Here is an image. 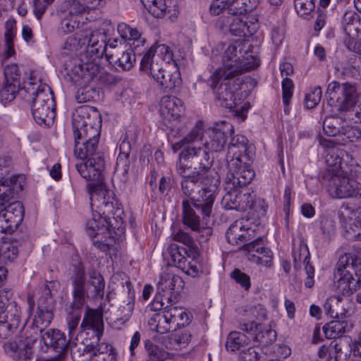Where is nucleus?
Masks as SVG:
<instances>
[{
	"instance_id": "obj_48",
	"label": "nucleus",
	"mask_w": 361,
	"mask_h": 361,
	"mask_svg": "<svg viewBox=\"0 0 361 361\" xmlns=\"http://www.w3.org/2000/svg\"><path fill=\"white\" fill-rule=\"evenodd\" d=\"M172 235L174 240L180 242L186 245L191 250H194L195 257L197 255V246L193 237H192L188 233L179 229L177 231H173Z\"/></svg>"
},
{
	"instance_id": "obj_20",
	"label": "nucleus",
	"mask_w": 361,
	"mask_h": 361,
	"mask_svg": "<svg viewBox=\"0 0 361 361\" xmlns=\"http://www.w3.org/2000/svg\"><path fill=\"white\" fill-rule=\"evenodd\" d=\"M82 44L87 45V52L94 56L95 59L102 58L106 51L107 33L104 29L83 30Z\"/></svg>"
},
{
	"instance_id": "obj_11",
	"label": "nucleus",
	"mask_w": 361,
	"mask_h": 361,
	"mask_svg": "<svg viewBox=\"0 0 361 361\" xmlns=\"http://www.w3.org/2000/svg\"><path fill=\"white\" fill-rule=\"evenodd\" d=\"M357 173V169H354L353 175L324 171L320 175V180L334 198H361V184L355 179Z\"/></svg>"
},
{
	"instance_id": "obj_3",
	"label": "nucleus",
	"mask_w": 361,
	"mask_h": 361,
	"mask_svg": "<svg viewBox=\"0 0 361 361\" xmlns=\"http://www.w3.org/2000/svg\"><path fill=\"white\" fill-rule=\"evenodd\" d=\"M102 181L89 185L92 209L96 206L98 214L87 222V232L90 236L99 235L96 231H116L122 232L124 228L123 209L111 191L107 190Z\"/></svg>"
},
{
	"instance_id": "obj_10",
	"label": "nucleus",
	"mask_w": 361,
	"mask_h": 361,
	"mask_svg": "<svg viewBox=\"0 0 361 361\" xmlns=\"http://www.w3.org/2000/svg\"><path fill=\"white\" fill-rule=\"evenodd\" d=\"M73 301L69 305L67 317V327L70 338L75 335L80 321L81 312L89 297L86 287V274L83 264L78 263L74 266L71 277Z\"/></svg>"
},
{
	"instance_id": "obj_52",
	"label": "nucleus",
	"mask_w": 361,
	"mask_h": 361,
	"mask_svg": "<svg viewBox=\"0 0 361 361\" xmlns=\"http://www.w3.org/2000/svg\"><path fill=\"white\" fill-rule=\"evenodd\" d=\"M293 88L294 85L292 80L287 77L284 78L282 81V97L285 106L284 112L286 114L289 113L288 106L293 96Z\"/></svg>"
},
{
	"instance_id": "obj_35",
	"label": "nucleus",
	"mask_w": 361,
	"mask_h": 361,
	"mask_svg": "<svg viewBox=\"0 0 361 361\" xmlns=\"http://www.w3.org/2000/svg\"><path fill=\"white\" fill-rule=\"evenodd\" d=\"M164 311L171 323H176L177 326H184L188 324V314L182 307L174 306L170 303L166 305Z\"/></svg>"
},
{
	"instance_id": "obj_34",
	"label": "nucleus",
	"mask_w": 361,
	"mask_h": 361,
	"mask_svg": "<svg viewBox=\"0 0 361 361\" xmlns=\"http://www.w3.org/2000/svg\"><path fill=\"white\" fill-rule=\"evenodd\" d=\"M170 324L171 322L164 311L154 314L148 322L150 329L161 334L170 330Z\"/></svg>"
},
{
	"instance_id": "obj_55",
	"label": "nucleus",
	"mask_w": 361,
	"mask_h": 361,
	"mask_svg": "<svg viewBox=\"0 0 361 361\" xmlns=\"http://www.w3.org/2000/svg\"><path fill=\"white\" fill-rule=\"evenodd\" d=\"M334 342L331 343L330 348H329V355H331V360L335 361H347L350 350L346 349L343 351V348L340 344L335 343L333 345Z\"/></svg>"
},
{
	"instance_id": "obj_12",
	"label": "nucleus",
	"mask_w": 361,
	"mask_h": 361,
	"mask_svg": "<svg viewBox=\"0 0 361 361\" xmlns=\"http://www.w3.org/2000/svg\"><path fill=\"white\" fill-rule=\"evenodd\" d=\"M13 295L11 289H0V338H2L14 333L20 323V308L13 300Z\"/></svg>"
},
{
	"instance_id": "obj_19",
	"label": "nucleus",
	"mask_w": 361,
	"mask_h": 361,
	"mask_svg": "<svg viewBox=\"0 0 361 361\" xmlns=\"http://www.w3.org/2000/svg\"><path fill=\"white\" fill-rule=\"evenodd\" d=\"M43 333L32 324L23 329L17 340L6 343L4 345L5 350L7 353H15L19 357H26L28 350L35 343L38 337L42 338Z\"/></svg>"
},
{
	"instance_id": "obj_33",
	"label": "nucleus",
	"mask_w": 361,
	"mask_h": 361,
	"mask_svg": "<svg viewBox=\"0 0 361 361\" xmlns=\"http://www.w3.org/2000/svg\"><path fill=\"white\" fill-rule=\"evenodd\" d=\"M202 124L201 122H197L180 141L173 146V149L174 152H176L178 149H183L186 146L192 145L194 142L202 140Z\"/></svg>"
},
{
	"instance_id": "obj_60",
	"label": "nucleus",
	"mask_w": 361,
	"mask_h": 361,
	"mask_svg": "<svg viewBox=\"0 0 361 361\" xmlns=\"http://www.w3.org/2000/svg\"><path fill=\"white\" fill-rule=\"evenodd\" d=\"M150 49H155L153 50V52L161 57V63L164 65L169 63L173 59V53L170 47L166 44L152 45Z\"/></svg>"
},
{
	"instance_id": "obj_5",
	"label": "nucleus",
	"mask_w": 361,
	"mask_h": 361,
	"mask_svg": "<svg viewBox=\"0 0 361 361\" xmlns=\"http://www.w3.org/2000/svg\"><path fill=\"white\" fill-rule=\"evenodd\" d=\"M255 152L248 140L242 135L230 137L226 154L228 182L233 185H247L255 177L251 166Z\"/></svg>"
},
{
	"instance_id": "obj_2",
	"label": "nucleus",
	"mask_w": 361,
	"mask_h": 361,
	"mask_svg": "<svg viewBox=\"0 0 361 361\" xmlns=\"http://www.w3.org/2000/svg\"><path fill=\"white\" fill-rule=\"evenodd\" d=\"M239 45V43H234L227 47L222 57V66L210 76V87L216 99L221 106L229 109L235 108L240 100L236 92L240 89L242 81L238 78L231 80L244 71V66L240 61L241 56L238 54Z\"/></svg>"
},
{
	"instance_id": "obj_15",
	"label": "nucleus",
	"mask_w": 361,
	"mask_h": 361,
	"mask_svg": "<svg viewBox=\"0 0 361 361\" xmlns=\"http://www.w3.org/2000/svg\"><path fill=\"white\" fill-rule=\"evenodd\" d=\"M343 99L338 101L336 109L344 112V118L349 121L361 123V93L357 94L355 87L345 82L342 89Z\"/></svg>"
},
{
	"instance_id": "obj_54",
	"label": "nucleus",
	"mask_w": 361,
	"mask_h": 361,
	"mask_svg": "<svg viewBox=\"0 0 361 361\" xmlns=\"http://www.w3.org/2000/svg\"><path fill=\"white\" fill-rule=\"evenodd\" d=\"M126 286L128 293V298L126 302H123L124 305L121 306L120 310L125 317H129L132 314L134 309L135 293L134 290H132V285L130 281H127L126 282Z\"/></svg>"
},
{
	"instance_id": "obj_46",
	"label": "nucleus",
	"mask_w": 361,
	"mask_h": 361,
	"mask_svg": "<svg viewBox=\"0 0 361 361\" xmlns=\"http://www.w3.org/2000/svg\"><path fill=\"white\" fill-rule=\"evenodd\" d=\"M234 43L240 44L239 47L238 48V54L241 56L240 58V61L244 66V70L254 68L259 65V60L253 57L251 54H249L250 47H251V48H253V46L249 45L246 51H244L245 54L247 55V56L245 57L242 54V51L243 50V47H245V45L243 44L242 42L240 41H235L230 45H232Z\"/></svg>"
},
{
	"instance_id": "obj_53",
	"label": "nucleus",
	"mask_w": 361,
	"mask_h": 361,
	"mask_svg": "<svg viewBox=\"0 0 361 361\" xmlns=\"http://www.w3.org/2000/svg\"><path fill=\"white\" fill-rule=\"evenodd\" d=\"M303 257V264L305 265V271L307 276H314V269L312 265H310V252L306 245L300 246L299 249L298 257L296 255V252H294V264H296L298 260L300 261Z\"/></svg>"
},
{
	"instance_id": "obj_24",
	"label": "nucleus",
	"mask_w": 361,
	"mask_h": 361,
	"mask_svg": "<svg viewBox=\"0 0 361 361\" xmlns=\"http://www.w3.org/2000/svg\"><path fill=\"white\" fill-rule=\"evenodd\" d=\"M159 106L161 116L169 121L179 118L184 111L183 101L173 96L163 97Z\"/></svg>"
},
{
	"instance_id": "obj_39",
	"label": "nucleus",
	"mask_w": 361,
	"mask_h": 361,
	"mask_svg": "<svg viewBox=\"0 0 361 361\" xmlns=\"http://www.w3.org/2000/svg\"><path fill=\"white\" fill-rule=\"evenodd\" d=\"M146 351L145 361H165L169 358V353L159 345L154 344L150 340L145 341Z\"/></svg>"
},
{
	"instance_id": "obj_56",
	"label": "nucleus",
	"mask_w": 361,
	"mask_h": 361,
	"mask_svg": "<svg viewBox=\"0 0 361 361\" xmlns=\"http://www.w3.org/2000/svg\"><path fill=\"white\" fill-rule=\"evenodd\" d=\"M359 21L358 16L352 11L346 12L342 20L343 29L344 32L357 31V27H355Z\"/></svg>"
},
{
	"instance_id": "obj_50",
	"label": "nucleus",
	"mask_w": 361,
	"mask_h": 361,
	"mask_svg": "<svg viewBox=\"0 0 361 361\" xmlns=\"http://www.w3.org/2000/svg\"><path fill=\"white\" fill-rule=\"evenodd\" d=\"M20 92L21 94L24 92L20 90V84L6 81L4 87L0 90V99L1 101L11 102L16 97L18 92Z\"/></svg>"
},
{
	"instance_id": "obj_61",
	"label": "nucleus",
	"mask_w": 361,
	"mask_h": 361,
	"mask_svg": "<svg viewBox=\"0 0 361 361\" xmlns=\"http://www.w3.org/2000/svg\"><path fill=\"white\" fill-rule=\"evenodd\" d=\"M261 359V354L256 346H247L239 354L240 361H259Z\"/></svg>"
},
{
	"instance_id": "obj_59",
	"label": "nucleus",
	"mask_w": 361,
	"mask_h": 361,
	"mask_svg": "<svg viewBox=\"0 0 361 361\" xmlns=\"http://www.w3.org/2000/svg\"><path fill=\"white\" fill-rule=\"evenodd\" d=\"M322 88L320 87H316L313 88L309 93L305 96V106L307 109L314 108L320 102L322 98Z\"/></svg>"
},
{
	"instance_id": "obj_18",
	"label": "nucleus",
	"mask_w": 361,
	"mask_h": 361,
	"mask_svg": "<svg viewBox=\"0 0 361 361\" xmlns=\"http://www.w3.org/2000/svg\"><path fill=\"white\" fill-rule=\"evenodd\" d=\"M233 133L234 127L231 123L225 121L215 123L206 131L204 147L211 152H222Z\"/></svg>"
},
{
	"instance_id": "obj_58",
	"label": "nucleus",
	"mask_w": 361,
	"mask_h": 361,
	"mask_svg": "<svg viewBox=\"0 0 361 361\" xmlns=\"http://www.w3.org/2000/svg\"><path fill=\"white\" fill-rule=\"evenodd\" d=\"M172 302L171 295H168L166 293L157 290V294L155 295L152 302V309L154 311L161 310L164 311L166 305H169Z\"/></svg>"
},
{
	"instance_id": "obj_38",
	"label": "nucleus",
	"mask_w": 361,
	"mask_h": 361,
	"mask_svg": "<svg viewBox=\"0 0 361 361\" xmlns=\"http://www.w3.org/2000/svg\"><path fill=\"white\" fill-rule=\"evenodd\" d=\"M52 319V308L42 307V305H37V315L32 324L38 328L40 331L45 332V329L49 326Z\"/></svg>"
},
{
	"instance_id": "obj_32",
	"label": "nucleus",
	"mask_w": 361,
	"mask_h": 361,
	"mask_svg": "<svg viewBox=\"0 0 361 361\" xmlns=\"http://www.w3.org/2000/svg\"><path fill=\"white\" fill-rule=\"evenodd\" d=\"M190 337V333L188 330H180L164 338L163 343L168 349L178 350L186 346Z\"/></svg>"
},
{
	"instance_id": "obj_40",
	"label": "nucleus",
	"mask_w": 361,
	"mask_h": 361,
	"mask_svg": "<svg viewBox=\"0 0 361 361\" xmlns=\"http://www.w3.org/2000/svg\"><path fill=\"white\" fill-rule=\"evenodd\" d=\"M167 251L169 255V264L184 271L186 269L187 259L180 252L178 245L172 243L169 246Z\"/></svg>"
},
{
	"instance_id": "obj_29",
	"label": "nucleus",
	"mask_w": 361,
	"mask_h": 361,
	"mask_svg": "<svg viewBox=\"0 0 361 361\" xmlns=\"http://www.w3.org/2000/svg\"><path fill=\"white\" fill-rule=\"evenodd\" d=\"M153 79L166 91H172L176 87H179L182 82L180 73L178 69L171 72L164 67Z\"/></svg>"
},
{
	"instance_id": "obj_28",
	"label": "nucleus",
	"mask_w": 361,
	"mask_h": 361,
	"mask_svg": "<svg viewBox=\"0 0 361 361\" xmlns=\"http://www.w3.org/2000/svg\"><path fill=\"white\" fill-rule=\"evenodd\" d=\"M152 49H147L140 61V69L154 78L164 68L161 57L153 52Z\"/></svg>"
},
{
	"instance_id": "obj_41",
	"label": "nucleus",
	"mask_w": 361,
	"mask_h": 361,
	"mask_svg": "<svg viewBox=\"0 0 361 361\" xmlns=\"http://www.w3.org/2000/svg\"><path fill=\"white\" fill-rule=\"evenodd\" d=\"M345 83L341 85L336 81L330 82L327 87L325 97L327 100V104L336 109V104H338V101H341L343 99L342 89Z\"/></svg>"
},
{
	"instance_id": "obj_27",
	"label": "nucleus",
	"mask_w": 361,
	"mask_h": 361,
	"mask_svg": "<svg viewBox=\"0 0 361 361\" xmlns=\"http://www.w3.org/2000/svg\"><path fill=\"white\" fill-rule=\"evenodd\" d=\"M184 286V281L178 275L171 273H162L157 283L158 291L172 296V291L179 293Z\"/></svg>"
},
{
	"instance_id": "obj_9",
	"label": "nucleus",
	"mask_w": 361,
	"mask_h": 361,
	"mask_svg": "<svg viewBox=\"0 0 361 361\" xmlns=\"http://www.w3.org/2000/svg\"><path fill=\"white\" fill-rule=\"evenodd\" d=\"M361 286V259L353 254L341 255L334 274L333 288L343 295L350 296Z\"/></svg>"
},
{
	"instance_id": "obj_13",
	"label": "nucleus",
	"mask_w": 361,
	"mask_h": 361,
	"mask_svg": "<svg viewBox=\"0 0 361 361\" xmlns=\"http://www.w3.org/2000/svg\"><path fill=\"white\" fill-rule=\"evenodd\" d=\"M206 147L188 145L185 147L179 154V161L188 164V171L193 168L194 171L204 176L212 167L214 158L212 157Z\"/></svg>"
},
{
	"instance_id": "obj_31",
	"label": "nucleus",
	"mask_w": 361,
	"mask_h": 361,
	"mask_svg": "<svg viewBox=\"0 0 361 361\" xmlns=\"http://www.w3.org/2000/svg\"><path fill=\"white\" fill-rule=\"evenodd\" d=\"M340 319L333 320L324 326L323 331L327 338L333 339L341 337L352 329L353 326L351 323Z\"/></svg>"
},
{
	"instance_id": "obj_22",
	"label": "nucleus",
	"mask_w": 361,
	"mask_h": 361,
	"mask_svg": "<svg viewBox=\"0 0 361 361\" xmlns=\"http://www.w3.org/2000/svg\"><path fill=\"white\" fill-rule=\"evenodd\" d=\"M241 250H246L253 261L257 264L270 267L271 263L272 252L265 246L263 238L259 237L255 240L243 245Z\"/></svg>"
},
{
	"instance_id": "obj_1",
	"label": "nucleus",
	"mask_w": 361,
	"mask_h": 361,
	"mask_svg": "<svg viewBox=\"0 0 361 361\" xmlns=\"http://www.w3.org/2000/svg\"><path fill=\"white\" fill-rule=\"evenodd\" d=\"M74 155L82 161L75 167L80 175L87 181L102 180L105 161L98 151L100 132L97 128L88 126L85 118L77 115L73 118Z\"/></svg>"
},
{
	"instance_id": "obj_42",
	"label": "nucleus",
	"mask_w": 361,
	"mask_h": 361,
	"mask_svg": "<svg viewBox=\"0 0 361 361\" xmlns=\"http://www.w3.org/2000/svg\"><path fill=\"white\" fill-rule=\"evenodd\" d=\"M90 283L94 287V298L103 299L104 295L105 281L103 276L95 269L88 271Z\"/></svg>"
},
{
	"instance_id": "obj_64",
	"label": "nucleus",
	"mask_w": 361,
	"mask_h": 361,
	"mask_svg": "<svg viewBox=\"0 0 361 361\" xmlns=\"http://www.w3.org/2000/svg\"><path fill=\"white\" fill-rule=\"evenodd\" d=\"M346 137L350 142H354L361 137V130L356 126H351L347 124V121L343 125V128L341 134Z\"/></svg>"
},
{
	"instance_id": "obj_7",
	"label": "nucleus",
	"mask_w": 361,
	"mask_h": 361,
	"mask_svg": "<svg viewBox=\"0 0 361 361\" xmlns=\"http://www.w3.org/2000/svg\"><path fill=\"white\" fill-rule=\"evenodd\" d=\"M21 92L26 94L24 97L32 103L35 121L39 125H52L56 116V102L51 88L45 83H37L30 78Z\"/></svg>"
},
{
	"instance_id": "obj_4",
	"label": "nucleus",
	"mask_w": 361,
	"mask_h": 361,
	"mask_svg": "<svg viewBox=\"0 0 361 361\" xmlns=\"http://www.w3.org/2000/svg\"><path fill=\"white\" fill-rule=\"evenodd\" d=\"M82 331H86V337L71 348V355L75 361H116V354L112 347L100 339L104 331L102 315L88 309L80 326Z\"/></svg>"
},
{
	"instance_id": "obj_63",
	"label": "nucleus",
	"mask_w": 361,
	"mask_h": 361,
	"mask_svg": "<svg viewBox=\"0 0 361 361\" xmlns=\"http://www.w3.org/2000/svg\"><path fill=\"white\" fill-rule=\"evenodd\" d=\"M231 278L233 279L237 283H238L245 290L250 289L251 286L250 276L243 272L239 269H235L230 274Z\"/></svg>"
},
{
	"instance_id": "obj_14",
	"label": "nucleus",
	"mask_w": 361,
	"mask_h": 361,
	"mask_svg": "<svg viewBox=\"0 0 361 361\" xmlns=\"http://www.w3.org/2000/svg\"><path fill=\"white\" fill-rule=\"evenodd\" d=\"M226 189L229 190L223 196L221 202L224 209L245 212L252 208L255 197L253 192L238 190V187L244 185H233L231 183L228 182V176L226 179Z\"/></svg>"
},
{
	"instance_id": "obj_49",
	"label": "nucleus",
	"mask_w": 361,
	"mask_h": 361,
	"mask_svg": "<svg viewBox=\"0 0 361 361\" xmlns=\"http://www.w3.org/2000/svg\"><path fill=\"white\" fill-rule=\"evenodd\" d=\"M82 34H83V31H80L75 35L70 36L66 39L63 46V49L67 51L64 54H69L75 52L82 46H85L82 44L83 37Z\"/></svg>"
},
{
	"instance_id": "obj_30",
	"label": "nucleus",
	"mask_w": 361,
	"mask_h": 361,
	"mask_svg": "<svg viewBox=\"0 0 361 361\" xmlns=\"http://www.w3.org/2000/svg\"><path fill=\"white\" fill-rule=\"evenodd\" d=\"M2 213L11 226L10 231H15L23 221L24 207L20 202L16 201L6 207H3Z\"/></svg>"
},
{
	"instance_id": "obj_23",
	"label": "nucleus",
	"mask_w": 361,
	"mask_h": 361,
	"mask_svg": "<svg viewBox=\"0 0 361 361\" xmlns=\"http://www.w3.org/2000/svg\"><path fill=\"white\" fill-rule=\"evenodd\" d=\"M247 19L245 16H222L219 19L220 27L224 30L228 29L229 32L235 36L250 35L252 32L250 30Z\"/></svg>"
},
{
	"instance_id": "obj_17",
	"label": "nucleus",
	"mask_w": 361,
	"mask_h": 361,
	"mask_svg": "<svg viewBox=\"0 0 361 361\" xmlns=\"http://www.w3.org/2000/svg\"><path fill=\"white\" fill-rule=\"evenodd\" d=\"M324 153L326 165L332 168L327 171H332L334 173H343L353 175L354 169L358 168L351 156L344 149L336 146H328Z\"/></svg>"
},
{
	"instance_id": "obj_47",
	"label": "nucleus",
	"mask_w": 361,
	"mask_h": 361,
	"mask_svg": "<svg viewBox=\"0 0 361 361\" xmlns=\"http://www.w3.org/2000/svg\"><path fill=\"white\" fill-rule=\"evenodd\" d=\"M153 2L148 3L145 6L149 13L155 18H163L167 13L170 12L166 0H152Z\"/></svg>"
},
{
	"instance_id": "obj_26",
	"label": "nucleus",
	"mask_w": 361,
	"mask_h": 361,
	"mask_svg": "<svg viewBox=\"0 0 361 361\" xmlns=\"http://www.w3.org/2000/svg\"><path fill=\"white\" fill-rule=\"evenodd\" d=\"M331 111L334 114L326 116L323 121L324 133L330 137L341 135L343 125L348 120L344 118V112L342 111H337L336 109L333 108Z\"/></svg>"
},
{
	"instance_id": "obj_62",
	"label": "nucleus",
	"mask_w": 361,
	"mask_h": 361,
	"mask_svg": "<svg viewBox=\"0 0 361 361\" xmlns=\"http://www.w3.org/2000/svg\"><path fill=\"white\" fill-rule=\"evenodd\" d=\"M295 8L298 13L302 16L310 14L314 10V0H295Z\"/></svg>"
},
{
	"instance_id": "obj_43",
	"label": "nucleus",
	"mask_w": 361,
	"mask_h": 361,
	"mask_svg": "<svg viewBox=\"0 0 361 361\" xmlns=\"http://www.w3.org/2000/svg\"><path fill=\"white\" fill-rule=\"evenodd\" d=\"M87 4H81L78 0H67L63 3V11L73 18L78 19V16L84 13L87 12L89 9Z\"/></svg>"
},
{
	"instance_id": "obj_21",
	"label": "nucleus",
	"mask_w": 361,
	"mask_h": 361,
	"mask_svg": "<svg viewBox=\"0 0 361 361\" xmlns=\"http://www.w3.org/2000/svg\"><path fill=\"white\" fill-rule=\"evenodd\" d=\"M42 341L47 347L58 353L56 357L61 355V361H63L69 343L64 333L59 329H49L42 334Z\"/></svg>"
},
{
	"instance_id": "obj_6",
	"label": "nucleus",
	"mask_w": 361,
	"mask_h": 361,
	"mask_svg": "<svg viewBox=\"0 0 361 361\" xmlns=\"http://www.w3.org/2000/svg\"><path fill=\"white\" fill-rule=\"evenodd\" d=\"M188 164L178 162L176 170L178 173L183 177L181 189L183 195L190 199L193 206L198 210L203 220H206L212 214L213 205L215 200V189L219 183L218 179L214 180V183L210 187L200 186L204 176L192 173L188 171Z\"/></svg>"
},
{
	"instance_id": "obj_44",
	"label": "nucleus",
	"mask_w": 361,
	"mask_h": 361,
	"mask_svg": "<svg viewBox=\"0 0 361 361\" xmlns=\"http://www.w3.org/2000/svg\"><path fill=\"white\" fill-rule=\"evenodd\" d=\"M99 98V90L89 85L80 87L75 99L78 103H85L96 100Z\"/></svg>"
},
{
	"instance_id": "obj_25",
	"label": "nucleus",
	"mask_w": 361,
	"mask_h": 361,
	"mask_svg": "<svg viewBox=\"0 0 361 361\" xmlns=\"http://www.w3.org/2000/svg\"><path fill=\"white\" fill-rule=\"evenodd\" d=\"M106 58L110 64L114 66L117 70L122 71H130L136 62L135 54L130 49L123 51H116L114 53H106Z\"/></svg>"
},
{
	"instance_id": "obj_37",
	"label": "nucleus",
	"mask_w": 361,
	"mask_h": 361,
	"mask_svg": "<svg viewBox=\"0 0 361 361\" xmlns=\"http://www.w3.org/2000/svg\"><path fill=\"white\" fill-rule=\"evenodd\" d=\"M351 214L354 216L353 222L346 228L343 235L348 240H361V208L353 211Z\"/></svg>"
},
{
	"instance_id": "obj_51",
	"label": "nucleus",
	"mask_w": 361,
	"mask_h": 361,
	"mask_svg": "<svg viewBox=\"0 0 361 361\" xmlns=\"http://www.w3.org/2000/svg\"><path fill=\"white\" fill-rule=\"evenodd\" d=\"M16 246L0 242V263L12 262L18 255Z\"/></svg>"
},
{
	"instance_id": "obj_16",
	"label": "nucleus",
	"mask_w": 361,
	"mask_h": 361,
	"mask_svg": "<svg viewBox=\"0 0 361 361\" xmlns=\"http://www.w3.org/2000/svg\"><path fill=\"white\" fill-rule=\"evenodd\" d=\"M196 209L189 200L182 201V221L184 226L190 229L200 243H207L213 234L211 226H204L200 222V217L196 214Z\"/></svg>"
},
{
	"instance_id": "obj_45",
	"label": "nucleus",
	"mask_w": 361,
	"mask_h": 361,
	"mask_svg": "<svg viewBox=\"0 0 361 361\" xmlns=\"http://www.w3.org/2000/svg\"><path fill=\"white\" fill-rule=\"evenodd\" d=\"M251 8L244 0H228L227 12L231 16H245Z\"/></svg>"
},
{
	"instance_id": "obj_36",
	"label": "nucleus",
	"mask_w": 361,
	"mask_h": 361,
	"mask_svg": "<svg viewBox=\"0 0 361 361\" xmlns=\"http://www.w3.org/2000/svg\"><path fill=\"white\" fill-rule=\"evenodd\" d=\"M247 231L244 228L242 223L235 221L227 230L226 238L230 244L237 245L247 240Z\"/></svg>"
},
{
	"instance_id": "obj_57",
	"label": "nucleus",
	"mask_w": 361,
	"mask_h": 361,
	"mask_svg": "<svg viewBox=\"0 0 361 361\" xmlns=\"http://www.w3.org/2000/svg\"><path fill=\"white\" fill-rule=\"evenodd\" d=\"M80 25V20L76 18H73L66 16L61 22L59 30L63 34H68L76 29H78Z\"/></svg>"
},
{
	"instance_id": "obj_8",
	"label": "nucleus",
	"mask_w": 361,
	"mask_h": 361,
	"mask_svg": "<svg viewBox=\"0 0 361 361\" xmlns=\"http://www.w3.org/2000/svg\"><path fill=\"white\" fill-rule=\"evenodd\" d=\"M238 328L242 332L231 331L227 337L226 348L228 351H238L239 354L250 345L251 339L261 345L272 343L276 339L274 329L257 321L241 320Z\"/></svg>"
}]
</instances>
